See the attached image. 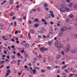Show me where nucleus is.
Segmentation results:
<instances>
[{"mask_svg": "<svg viewBox=\"0 0 77 77\" xmlns=\"http://www.w3.org/2000/svg\"><path fill=\"white\" fill-rule=\"evenodd\" d=\"M77 8V4H75L73 6V8H74L75 9H76V8Z\"/></svg>", "mask_w": 77, "mask_h": 77, "instance_id": "nucleus-19", "label": "nucleus"}, {"mask_svg": "<svg viewBox=\"0 0 77 77\" xmlns=\"http://www.w3.org/2000/svg\"><path fill=\"white\" fill-rule=\"evenodd\" d=\"M60 11H61L62 12L64 13L65 12V10L62 8H60Z\"/></svg>", "mask_w": 77, "mask_h": 77, "instance_id": "nucleus-6", "label": "nucleus"}, {"mask_svg": "<svg viewBox=\"0 0 77 77\" xmlns=\"http://www.w3.org/2000/svg\"><path fill=\"white\" fill-rule=\"evenodd\" d=\"M32 11L33 12H36V9L35 8L34 9H32Z\"/></svg>", "mask_w": 77, "mask_h": 77, "instance_id": "nucleus-38", "label": "nucleus"}, {"mask_svg": "<svg viewBox=\"0 0 77 77\" xmlns=\"http://www.w3.org/2000/svg\"><path fill=\"white\" fill-rule=\"evenodd\" d=\"M66 29H67V28H66V27L64 26L61 28V32H64L65 30H66Z\"/></svg>", "mask_w": 77, "mask_h": 77, "instance_id": "nucleus-2", "label": "nucleus"}, {"mask_svg": "<svg viewBox=\"0 0 77 77\" xmlns=\"http://www.w3.org/2000/svg\"><path fill=\"white\" fill-rule=\"evenodd\" d=\"M64 71H65V72L66 73H68V69H65Z\"/></svg>", "mask_w": 77, "mask_h": 77, "instance_id": "nucleus-37", "label": "nucleus"}, {"mask_svg": "<svg viewBox=\"0 0 77 77\" xmlns=\"http://www.w3.org/2000/svg\"><path fill=\"white\" fill-rule=\"evenodd\" d=\"M74 37L75 38H77V34L74 35Z\"/></svg>", "mask_w": 77, "mask_h": 77, "instance_id": "nucleus-33", "label": "nucleus"}, {"mask_svg": "<svg viewBox=\"0 0 77 77\" xmlns=\"http://www.w3.org/2000/svg\"><path fill=\"white\" fill-rule=\"evenodd\" d=\"M30 31L31 33H32V34L35 33V30H34L32 29Z\"/></svg>", "mask_w": 77, "mask_h": 77, "instance_id": "nucleus-11", "label": "nucleus"}, {"mask_svg": "<svg viewBox=\"0 0 77 77\" xmlns=\"http://www.w3.org/2000/svg\"><path fill=\"white\" fill-rule=\"evenodd\" d=\"M34 21L35 22H39V19L37 18H35V20Z\"/></svg>", "mask_w": 77, "mask_h": 77, "instance_id": "nucleus-17", "label": "nucleus"}, {"mask_svg": "<svg viewBox=\"0 0 77 77\" xmlns=\"http://www.w3.org/2000/svg\"><path fill=\"white\" fill-rule=\"evenodd\" d=\"M41 72H42V73H44V72H45V70H44V69H42L41 70Z\"/></svg>", "mask_w": 77, "mask_h": 77, "instance_id": "nucleus-26", "label": "nucleus"}, {"mask_svg": "<svg viewBox=\"0 0 77 77\" xmlns=\"http://www.w3.org/2000/svg\"><path fill=\"white\" fill-rule=\"evenodd\" d=\"M47 17L49 18H51V14H48L47 15Z\"/></svg>", "mask_w": 77, "mask_h": 77, "instance_id": "nucleus-9", "label": "nucleus"}, {"mask_svg": "<svg viewBox=\"0 0 77 77\" xmlns=\"http://www.w3.org/2000/svg\"><path fill=\"white\" fill-rule=\"evenodd\" d=\"M42 22H45L46 21L45 20V19H43L42 20Z\"/></svg>", "mask_w": 77, "mask_h": 77, "instance_id": "nucleus-49", "label": "nucleus"}, {"mask_svg": "<svg viewBox=\"0 0 77 77\" xmlns=\"http://www.w3.org/2000/svg\"><path fill=\"white\" fill-rule=\"evenodd\" d=\"M60 58V56L59 55H57L56 57V59H59Z\"/></svg>", "mask_w": 77, "mask_h": 77, "instance_id": "nucleus-8", "label": "nucleus"}, {"mask_svg": "<svg viewBox=\"0 0 77 77\" xmlns=\"http://www.w3.org/2000/svg\"><path fill=\"white\" fill-rule=\"evenodd\" d=\"M43 61L44 63H45L46 60H45V58H43Z\"/></svg>", "mask_w": 77, "mask_h": 77, "instance_id": "nucleus-52", "label": "nucleus"}, {"mask_svg": "<svg viewBox=\"0 0 77 77\" xmlns=\"http://www.w3.org/2000/svg\"><path fill=\"white\" fill-rule=\"evenodd\" d=\"M17 55L18 56H20V53H18L17 54Z\"/></svg>", "mask_w": 77, "mask_h": 77, "instance_id": "nucleus-48", "label": "nucleus"}, {"mask_svg": "<svg viewBox=\"0 0 77 77\" xmlns=\"http://www.w3.org/2000/svg\"><path fill=\"white\" fill-rule=\"evenodd\" d=\"M61 8H65L66 7V5L64 4H62L61 5Z\"/></svg>", "mask_w": 77, "mask_h": 77, "instance_id": "nucleus-5", "label": "nucleus"}, {"mask_svg": "<svg viewBox=\"0 0 77 77\" xmlns=\"http://www.w3.org/2000/svg\"><path fill=\"white\" fill-rule=\"evenodd\" d=\"M28 24H32V20H30L29 21Z\"/></svg>", "mask_w": 77, "mask_h": 77, "instance_id": "nucleus-27", "label": "nucleus"}, {"mask_svg": "<svg viewBox=\"0 0 77 77\" xmlns=\"http://www.w3.org/2000/svg\"><path fill=\"white\" fill-rule=\"evenodd\" d=\"M9 3L10 5H12L14 3V1H10L9 2Z\"/></svg>", "mask_w": 77, "mask_h": 77, "instance_id": "nucleus-20", "label": "nucleus"}, {"mask_svg": "<svg viewBox=\"0 0 77 77\" xmlns=\"http://www.w3.org/2000/svg\"><path fill=\"white\" fill-rule=\"evenodd\" d=\"M7 72H8L10 74V73H11V70H10V69H7Z\"/></svg>", "mask_w": 77, "mask_h": 77, "instance_id": "nucleus-21", "label": "nucleus"}, {"mask_svg": "<svg viewBox=\"0 0 77 77\" xmlns=\"http://www.w3.org/2000/svg\"><path fill=\"white\" fill-rule=\"evenodd\" d=\"M43 37L44 38H47V37H46V36H45V35H43Z\"/></svg>", "mask_w": 77, "mask_h": 77, "instance_id": "nucleus-64", "label": "nucleus"}, {"mask_svg": "<svg viewBox=\"0 0 77 77\" xmlns=\"http://www.w3.org/2000/svg\"><path fill=\"white\" fill-rule=\"evenodd\" d=\"M11 48H15V46H14V45H12Z\"/></svg>", "mask_w": 77, "mask_h": 77, "instance_id": "nucleus-62", "label": "nucleus"}, {"mask_svg": "<svg viewBox=\"0 0 77 77\" xmlns=\"http://www.w3.org/2000/svg\"><path fill=\"white\" fill-rule=\"evenodd\" d=\"M13 20H15V17L13 16L12 17Z\"/></svg>", "mask_w": 77, "mask_h": 77, "instance_id": "nucleus-56", "label": "nucleus"}, {"mask_svg": "<svg viewBox=\"0 0 77 77\" xmlns=\"http://www.w3.org/2000/svg\"><path fill=\"white\" fill-rule=\"evenodd\" d=\"M44 24L45 25H47V22H45L44 23Z\"/></svg>", "mask_w": 77, "mask_h": 77, "instance_id": "nucleus-60", "label": "nucleus"}, {"mask_svg": "<svg viewBox=\"0 0 77 77\" xmlns=\"http://www.w3.org/2000/svg\"><path fill=\"white\" fill-rule=\"evenodd\" d=\"M57 72L58 73H60V70H59L57 71Z\"/></svg>", "mask_w": 77, "mask_h": 77, "instance_id": "nucleus-54", "label": "nucleus"}, {"mask_svg": "<svg viewBox=\"0 0 77 77\" xmlns=\"http://www.w3.org/2000/svg\"><path fill=\"white\" fill-rule=\"evenodd\" d=\"M23 35H20V38H23Z\"/></svg>", "mask_w": 77, "mask_h": 77, "instance_id": "nucleus-57", "label": "nucleus"}, {"mask_svg": "<svg viewBox=\"0 0 77 77\" xmlns=\"http://www.w3.org/2000/svg\"><path fill=\"white\" fill-rule=\"evenodd\" d=\"M62 54L63 55H65V53H64V52L63 51H62Z\"/></svg>", "mask_w": 77, "mask_h": 77, "instance_id": "nucleus-42", "label": "nucleus"}, {"mask_svg": "<svg viewBox=\"0 0 77 77\" xmlns=\"http://www.w3.org/2000/svg\"><path fill=\"white\" fill-rule=\"evenodd\" d=\"M66 1L67 3H70V1L69 0H66Z\"/></svg>", "mask_w": 77, "mask_h": 77, "instance_id": "nucleus-55", "label": "nucleus"}, {"mask_svg": "<svg viewBox=\"0 0 77 77\" xmlns=\"http://www.w3.org/2000/svg\"><path fill=\"white\" fill-rule=\"evenodd\" d=\"M12 59H15V55H13L11 56Z\"/></svg>", "mask_w": 77, "mask_h": 77, "instance_id": "nucleus-32", "label": "nucleus"}, {"mask_svg": "<svg viewBox=\"0 0 77 77\" xmlns=\"http://www.w3.org/2000/svg\"><path fill=\"white\" fill-rule=\"evenodd\" d=\"M69 19H67L66 20V22L67 23H68V22H69Z\"/></svg>", "mask_w": 77, "mask_h": 77, "instance_id": "nucleus-43", "label": "nucleus"}, {"mask_svg": "<svg viewBox=\"0 0 77 77\" xmlns=\"http://www.w3.org/2000/svg\"><path fill=\"white\" fill-rule=\"evenodd\" d=\"M63 35V32H61L59 33V36H62V35Z\"/></svg>", "mask_w": 77, "mask_h": 77, "instance_id": "nucleus-22", "label": "nucleus"}, {"mask_svg": "<svg viewBox=\"0 0 77 77\" xmlns=\"http://www.w3.org/2000/svg\"><path fill=\"white\" fill-rule=\"evenodd\" d=\"M55 68H60V66H56L55 67Z\"/></svg>", "mask_w": 77, "mask_h": 77, "instance_id": "nucleus-46", "label": "nucleus"}, {"mask_svg": "<svg viewBox=\"0 0 77 77\" xmlns=\"http://www.w3.org/2000/svg\"><path fill=\"white\" fill-rule=\"evenodd\" d=\"M18 63L17 64L18 66H20V62H21V60H18Z\"/></svg>", "mask_w": 77, "mask_h": 77, "instance_id": "nucleus-15", "label": "nucleus"}, {"mask_svg": "<svg viewBox=\"0 0 77 77\" xmlns=\"http://www.w3.org/2000/svg\"><path fill=\"white\" fill-rule=\"evenodd\" d=\"M14 15V13H11L10 14V16H13Z\"/></svg>", "mask_w": 77, "mask_h": 77, "instance_id": "nucleus-25", "label": "nucleus"}, {"mask_svg": "<svg viewBox=\"0 0 77 77\" xmlns=\"http://www.w3.org/2000/svg\"><path fill=\"white\" fill-rule=\"evenodd\" d=\"M66 67V65H65L64 66H63L62 68H63V69H65Z\"/></svg>", "mask_w": 77, "mask_h": 77, "instance_id": "nucleus-35", "label": "nucleus"}, {"mask_svg": "<svg viewBox=\"0 0 77 77\" xmlns=\"http://www.w3.org/2000/svg\"><path fill=\"white\" fill-rule=\"evenodd\" d=\"M51 17H54V15L53 13L52 14H51Z\"/></svg>", "mask_w": 77, "mask_h": 77, "instance_id": "nucleus-39", "label": "nucleus"}, {"mask_svg": "<svg viewBox=\"0 0 77 77\" xmlns=\"http://www.w3.org/2000/svg\"><path fill=\"white\" fill-rule=\"evenodd\" d=\"M24 49H23L22 50L21 53H24Z\"/></svg>", "mask_w": 77, "mask_h": 77, "instance_id": "nucleus-47", "label": "nucleus"}, {"mask_svg": "<svg viewBox=\"0 0 77 77\" xmlns=\"http://www.w3.org/2000/svg\"><path fill=\"white\" fill-rule=\"evenodd\" d=\"M9 73H8V72H7L6 74V75H7V76H8V75H9Z\"/></svg>", "mask_w": 77, "mask_h": 77, "instance_id": "nucleus-36", "label": "nucleus"}, {"mask_svg": "<svg viewBox=\"0 0 77 77\" xmlns=\"http://www.w3.org/2000/svg\"><path fill=\"white\" fill-rule=\"evenodd\" d=\"M36 71V70L35 69H34L32 70L33 73L34 74L35 73V72Z\"/></svg>", "mask_w": 77, "mask_h": 77, "instance_id": "nucleus-29", "label": "nucleus"}, {"mask_svg": "<svg viewBox=\"0 0 77 77\" xmlns=\"http://www.w3.org/2000/svg\"><path fill=\"white\" fill-rule=\"evenodd\" d=\"M49 36H50V35L49 34H48L47 36H46L47 38H49Z\"/></svg>", "mask_w": 77, "mask_h": 77, "instance_id": "nucleus-45", "label": "nucleus"}, {"mask_svg": "<svg viewBox=\"0 0 77 77\" xmlns=\"http://www.w3.org/2000/svg\"><path fill=\"white\" fill-rule=\"evenodd\" d=\"M55 45L56 47H58L59 50H60V48L62 47V45H61V42H59L58 43L57 40L56 41Z\"/></svg>", "mask_w": 77, "mask_h": 77, "instance_id": "nucleus-1", "label": "nucleus"}, {"mask_svg": "<svg viewBox=\"0 0 77 77\" xmlns=\"http://www.w3.org/2000/svg\"><path fill=\"white\" fill-rule=\"evenodd\" d=\"M47 69H48L49 70H50L51 69V67L48 66L47 67Z\"/></svg>", "mask_w": 77, "mask_h": 77, "instance_id": "nucleus-23", "label": "nucleus"}, {"mask_svg": "<svg viewBox=\"0 0 77 77\" xmlns=\"http://www.w3.org/2000/svg\"><path fill=\"white\" fill-rule=\"evenodd\" d=\"M19 8L20 6H19V5H17L16 6V8H17V9H19Z\"/></svg>", "mask_w": 77, "mask_h": 77, "instance_id": "nucleus-41", "label": "nucleus"}, {"mask_svg": "<svg viewBox=\"0 0 77 77\" xmlns=\"http://www.w3.org/2000/svg\"><path fill=\"white\" fill-rule=\"evenodd\" d=\"M3 26H4V25L2 24L0 25V29L1 30L3 29Z\"/></svg>", "mask_w": 77, "mask_h": 77, "instance_id": "nucleus-10", "label": "nucleus"}, {"mask_svg": "<svg viewBox=\"0 0 77 77\" xmlns=\"http://www.w3.org/2000/svg\"><path fill=\"white\" fill-rule=\"evenodd\" d=\"M69 17L71 18H74V16L72 14H70L69 15Z\"/></svg>", "mask_w": 77, "mask_h": 77, "instance_id": "nucleus-14", "label": "nucleus"}, {"mask_svg": "<svg viewBox=\"0 0 77 77\" xmlns=\"http://www.w3.org/2000/svg\"><path fill=\"white\" fill-rule=\"evenodd\" d=\"M73 5V4L72 3H70L69 4V8H72V7Z\"/></svg>", "mask_w": 77, "mask_h": 77, "instance_id": "nucleus-7", "label": "nucleus"}, {"mask_svg": "<svg viewBox=\"0 0 77 77\" xmlns=\"http://www.w3.org/2000/svg\"><path fill=\"white\" fill-rule=\"evenodd\" d=\"M34 60L35 61H36L37 60V59H36V58H35L34 59Z\"/></svg>", "mask_w": 77, "mask_h": 77, "instance_id": "nucleus-61", "label": "nucleus"}, {"mask_svg": "<svg viewBox=\"0 0 77 77\" xmlns=\"http://www.w3.org/2000/svg\"><path fill=\"white\" fill-rule=\"evenodd\" d=\"M39 32H40V33H42L44 32V31L42 30H40Z\"/></svg>", "mask_w": 77, "mask_h": 77, "instance_id": "nucleus-31", "label": "nucleus"}, {"mask_svg": "<svg viewBox=\"0 0 77 77\" xmlns=\"http://www.w3.org/2000/svg\"><path fill=\"white\" fill-rule=\"evenodd\" d=\"M11 41H13V42H14L15 41V40L14 39H11Z\"/></svg>", "mask_w": 77, "mask_h": 77, "instance_id": "nucleus-50", "label": "nucleus"}, {"mask_svg": "<svg viewBox=\"0 0 77 77\" xmlns=\"http://www.w3.org/2000/svg\"><path fill=\"white\" fill-rule=\"evenodd\" d=\"M24 55L25 57H28V55L27 54L25 53L24 54Z\"/></svg>", "mask_w": 77, "mask_h": 77, "instance_id": "nucleus-34", "label": "nucleus"}, {"mask_svg": "<svg viewBox=\"0 0 77 77\" xmlns=\"http://www.w3.org/2000/svg\"><path fill=\"white\" fill-rule=\"evenodd\" d=\"M2 47H3V45H2L1 46L0 45V50H2Z\"/></svg>", "mask_w": 77, "mask_h": 77, "instance_id": "nucleus-44", "label": "nucleus"}, {"mask_svg": "<svg viewBox=\"0 0 77 77\" xmlns=\"http://www.w3.org/2000/svg\"><path fill=\"white\" fill-rule=\"evenodd\" d=\"M40 50L42 52H44V51H45L47 50V49L44 48H41L40 49Z\"/></svg>", "mask_w": 77, "mask_h": 77, "instance_id": "nucleus-3", "label": "nucleus"}, {"mask_svg": "<svg viewBox=\"0 0 77 77\" xmlns=\"http://www.w3.org/2000/svg\"><path fill=\"white\" fill-rule=\"evenodd\" d=\"M71 53H72V54H74V53H75L76 52H75V50L74 49H72L71 51Z\"/></svg>", "mask_w": 77, "mask_h": 77, "instance_id": "nucleus-4", "label": "nucleus"}, {"mask_svg": "<svg viewBox=\"0 0 77 77\" xmlns=\"http://www.w3.org/2000/svg\"><path fill=\"white\" fill-rule=\"evenodd\" d=\"M4 53H5V54H7V52H6V51H4Z\"/></svg>", "mask_w": 77, "mask_h": 77, "instance_id": "nucleus-63", "label": "nucleus"}, {"mask_svg": "<svg viewBox=\"0 0 77 77\" xmlns=\"http://www.w3.org/2000/svg\"><path fill=\"white\" fill-rule=\"evenodd\" d=\"M48 6V5L47 4H45L44 5V6H45V7H47V6Z\"/></svg>", "mask_w": 77, "mask_h": 77, "instance_id": "nucleus-40", "label": "nucleus"}, {"mask_svg": "<svg viewBox=\"0 0 77 77\" xmlns=\"http://www.w3.org/2000/svg\"><path fill=\"white\" fill-rule=\"evenodd\" d=\"M50 24H54V23L52 21H51L50 22Z\"/></svg>", "mask_w": 77, "mask_h": 77, "instance_id": "nucleus-51", "label": "nucleus"}, {"mask_svg": "<svg viewBox=\"0 0 77 77\" xmlns=\"http://www.w3.org/2000/svg\"><path fill=\"white\" fill-rule=\"evenodd\" d=\"M49 13H50V14H53V12L52 11H50L49 12Z\"/></svg>", "mask_w": 77, "mask_h": 77, "instance_id": "nucleus-53", "label": "nucleus"}, {"mask_svg": "<svg viewBox=\"0 0 77 77\" xmlns=\"http://www.w3.org/2000/svg\"><path fill=\"white\" fill-rule=\"evenodd\" d=\"M25 46L26 47H29V45L28 44H25Z\"/></svg>", "mask_w": 77, "mask_h": 77, "instance_id": "nucleus-24", "label": "nucleus"}, {"mask_svg": "<svg viewBox=\"0 0 77 77\" xmlns=\"http://www.w3.org/2000/svg\"><path fill=\"white\" fill-rule=\"evenodd\" d=\"M18 30H16L15 32V33L16 35H17V34H18Z\"/></svg>", "mask_w": 77, "mask_h": 77, "instance_id": "nucleus-30", "label": "nucleus"}, {"mask_svg": "<svg viewBox=\"0 0 77 77\" xmlns=\"http://www.w3.org/2000/svg\"><path fill=\"white\" fill-rule=\"evenodd\" d=\"M48 44L49 45H51V44H52V42H51V41H49L48 42Z\"/></svg>", "mask_w": 77, "mask_h": 77, "instance_id": "nucleus-13", "label": "nucleus"}, {"mask_svg": "<svg viewBox=\"0 0 77 77\" xmlns=\"http://www.w3.org/2000/svg\"><path fill=\"white\" fill-rule=\"evenodd\" d=\"M37 11H38L39 12H41V8H37Z\"/></svg>", "mask_w": 77, "mask_h": 77, "instance_id": "nucleus-28", "label": "nucleus"}, {"mask_svg": "<svg viewBox=\"0 0 77 77\" xmlns=\"http://www.w3.org/2000/svg\"><path fill=\"white\" fill-rule=\"evenodd\" d=\"M35 27H38V26H39V24H36L35 25H34Z\"/></svg>", "mask_w": 77, "mask_h": 77, "instance_id": "nucleus-18", "label": "nucleus"}, {"mask_svg": "<svg viewBox=\"0 0 77 77\" xmlns=\"http://www.w3.org/2000/svg\"><path fill=\"white\" fill-rule=\"evenodd\" d=\"M5 60V61L6 62H8V61H9L8 60V59H6Z\"/></svg>", "mask_w": 77, "mask_h": 77, "instance_id": "nucleus-58", "label": "nucleus"}, {"mask_svg": "<svg viewBox=\"0 0 77 77\" xmlns=\"http://www.w3.org/2000/svg\"><path fill=\"white\" fill-rule=\"evenodd\" d=\"M65 9L66 11H67V12H68V11H70L69 8H66Z\"/></svg>", "mask_w": 77, "mask_h": 77, "instance_id": "nucleus-16", "label": "nucleus"}, {"mask_svg": "<svg viewBox=\"0 0 77 77\" xmlns=\"http://www.w3.org/2000/svg\"><path fill=\"white\" fill-rule=\"evenodd\" d=\"M28 35L29 39H31V37L30 36V32H29Z\"/></svg>", "mask_w": 77, "mask_h": 77, "instance_id": "nucleus-12", "label": "nucleus"}, {"mask_svg": "<svg viewBox=\"0 0 77 77\" xmlns=\"http://www.w3.org/2000/svg\"><path fill=\"white\" fill-rule=\"evenodd\" d=\"M5 51H9V50L8 49L5 48Z\"/></svg>", "mask_w": 77, "mask_h": 77, "instance_id": "nucleus-59", "label": "nucleus"}]
</instances>
